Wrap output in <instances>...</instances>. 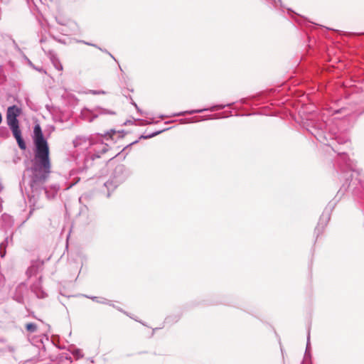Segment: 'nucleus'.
I'll return each mask as SVG.
<instances>
[{
  "instance_id": "obj_2",
  "label": "nucleus",
  "mask_w": 364,
  "mask_h": 364,
  "mask_svg": "<svg viewBox=\"0 0 364 364\" xmlns=\"http://www.w3.org/2000/svg\"><path fill=\"white\" fill-rule=\"evenodd\" d=\"M22 114V109L16 105L10 106L6 111V123L12 132L19 148L25 150L26 148V143L21 136V131L19 126L18 117Z\"/></svg>"
},
{
  "instance_id": "obj_1",
  "label": "nucleus",
  "mask_w": 364,
  "mask_h": 364,
  "mask_svg": "<svg viewBox=\"0 0 364 364\" xmlns=\"http://www.w3.org/2000/svg\"><path fill=\"white\" fill-rule=\"evenodd\" d=\"M33 139L36 147L33 183L45 182L50 173L49 146L38 124L34 126Z\"/></svg>"
},
{
  "instance_id": "obj_5",
  "label": "nucleus",
  "mask_w": 364,
  "mask_h": 364,
  "mask_svg": "<svg viewBox=\"0 0 364 364\" xmlns=\"http://www.w3.org/2000/svg\"><path fill=\"white\" fill-rule=\"evenodd\" d=\"M7 135H8V133H7L6 128L1 127L0 128V136L6 137V136H7Z\"/></svg>"
},
{
  "instance_id": "obj_4",
  "label": "nucleus",
  "mask_w": 364,
  "mask_h": 364,
  "mask_svg": "<svg viewBox=\"0 0 364 364\" xmlns=\"http://www.w3.org/2000/svg\"><path fill=\"white\" fill-rule=\"evenodd\" d=\"M54 66L55 68L58 70L59 71H62L63 69V67L62 65V64L60 63V62L58 60H55L54 63Z\"/></svg>"
},
{
  "instance_id": "obj_3",
  "label": "nucleus",
  "mask_w": 364,
  "mask_h": 364,
  "mask_svg": "<svg viewBox=\"0 0 364 364\" xmlns=\"http://www.w3.org/2000/svg\"><path fill=\"white\" fill-rule=\"evenodd\" d=\"M26 330L30 333H33L37 330V326L35 323H29L26 325Z\"/></svg>"
},
{
  "instance_id": "obj_6",
  "label": "nucleus",
  "mask_w": 364,
  "mask_h": 364,
  "mask_svg": "<svg viewBox=\"0 0 364 364\" xmlns=\"http://www.w3.org/2000/svg\"><path fill=\"white\" fill-rule=\"evenodd\" d=\"M200 112V110H194V111L186 112L184 113L180 114L179 115H183L186 113H187V114H193V113Z\"/></svg>"
}]
</instances>
